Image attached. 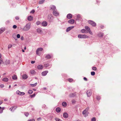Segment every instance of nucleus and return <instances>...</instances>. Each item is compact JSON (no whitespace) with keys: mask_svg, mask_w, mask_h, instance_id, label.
<instances>
[{"mask_svg":"<svg viewBox=\"0 0 121 121\" xmlns=\"http://www.w3.org/2000/svg\"><path fill=\"white\" fill-rule=\"evenodd\" d=\"M30 28V24L28 23L22 29L24 31H27L29 30Z\"/></svg>","mask_w":121,"mask_h":121,"instance_id":"f257e3e1","label":"nucleus"},{"mask_svg":"<svg viewBox=\"0 0 121 121\" xmlns=\"http://www.w3.org/2000/svg\"><path fill=\"white\" fill-rule=\"evenodd\" d=\"M78 37L79 38L84 39L88 38L89 37L85 35L79 34L78 35Z\"/></svg>","mask_w":121,"mask_h":121,"instance_id":"f03ea898","label":"nucleus"},{"mask_svg":"<svg viewBox=\"0 0 121 121\" xmlns=\"http://www.w3.org/2000/svg\"><path fill=\"white\" fill-rule=\"evenodd\" d=\"M53 17L52 15H48V21L51 22L53 20Z\"/></svg>","mask_w":121,"mask_h":121,"instance_id":"7ed1b4c3","label":"nucleus"},{"mask_svg":"<svg viewBox=\"0 0 121 121\" xmlns=\"http://www.w3.org/2000/svg\"><path fill=\"white\" fill-rule=\"evenodd\" d=\"M52 66L51 64L49 62H46L44 63V66L45 67H48Z\"/></svg>","mask_w":121,"mask_h":121,"instance_id":"20e7f679","label":"nucleus"},{"mask_svg":"<svg viewBox=\"0 0 121 121\" xmlns=\"http://www.w3.org/2000/svg\"><path fill=\"white\" fill-rule=\"evenodd\" d=\"M85 28L87 31L91 35H92L93 33L89 27L87 26H86L85 27Z\"/></svg>","mask_w":121,"mask_h":121,"instance_id":"39448f33","label":"nucleus"},{"mask_svg":"<svg viewBox=\"0 0 121 121\" xmlns=\"http://www.w3.org/2000/svg\"><path fill=\"white\" fill-rule=\"evenodd\" d=\"M50 10L54 11L56 9V6L53 5H51L50 6Z\"/></svg>","mask_w":121,"mask_h":121,"instance_id":"423d86ee","label":"nucleus"},{"mask_svg":"<svg viewBox=\"0 0 121 121\" xmlns=\"http://www.w3.org/2000/svg\"><path fill=\"white\" fill-rule=\"evenodd\" d=\"M88 23L91 25L93 26H95L96 25V23L94 22L91 20H89L88 21Z\"/></svg>","mask_w":121,"mask_h":121,"instance_id":"0eeeda50","label":"nucleus"},{"mask_svg":"<svg viewBox=\"0 0 121 121\" xmlns=\"http://www.w3.org/2000/svg\"><path fill=\"white\" fill-rule=\"evenodd\" d=\"M89 108L88 107L85 110H84L82 112V114L83 115L85 114H88L89 113L87 112L89 109Z\"/></svg>","mask_w":121,"mask_h":121,"instance_id":"6e6552de","label":"nucleus"},{"mask_svg":"<svg viewBox=\"0 0 121 121\" xmlns=\"http://www.w3.org/2000/svg\"><path fill=\"white\" fill-rule=\"evenodd\" d=\"M43 50V48H38L36 51V53L38 55H39L40 54L39 53V51H41Z\"/></svg>","mask_w":121,"mask_h":121,"instance_id":"1a4fd4ad","label":"nucleus"},{"mask_svg":"<svg viewBox=\"0 0 121 121\" xmlns=\"http://www.w3.org/2000/svg\"><path fill=\"white\" fill-rule=\"evenodd\" d=\"M17 94L21 95H23L25 94V93L24 92H21L19 90H17L16 92Z\"/></svg>","mask_w":121,"mask_h":121,"instance_id":"9d476101","label":"nucleus"},{"mask_svg":"<svg viewBox=\"0 0 121 121\" xmlns=\"http://www.w3.org/2000/svg\"><path fill=\"white\" fill-rule=\"evenodd\" d=\"M53 14L54 16H58L59 14V13L57 11V9L54 11H53Z\"/></svg>","mask_w":121,"mask_h":121,"instance_id":"9b49d317","label":"nucleus"},{"mask_svg":"<svg viewBox=\"0 0 121 121\" xmlns=\"http://www.w3.org/2000/svg\"><path fill=\"white\" fill-rule=\"evenodd\" d=\"M86 94L88 97H90L91 95L92 91L91 90H88L86 92Z\"/></svg>","mask_w":121,"mask_h":121,"instance_id":"f8f14e48","label":"nucleus"},{"mask_svg":"<svg viewBox=\"0 0 121 121\" xmlns=\"http://www.w3.org/2000/svg\"><path fill=\"white\" fill-rule=\"evenodd\" d=\"M42 26H46L48 25L47 22L45 21H43L41 23Z\"/></svg>","mask_w":121,"mask_h":121,"instance_id":"ddd939ff","label":"nucleus"},{"mask_svg":"<svg viewBox=\"0 0 121 121\" xmlns=\"http://www.w3.org/2000/svg\"><path fill=\"white\" fill-rule=\"evenodd\" d=\"M74 26H70L68 27L66 30V32H68L71 29L74 28Z\"/></svg>","mask_w":121,"mask_h":121,"instance_id":"4468645a","label":"nucleus"},{"mask_svg":"<svg viewBox=\"0 0 121 121\" xmlns=\"http://www.w3.org/2000/svg\"><path fill=\"white\" fill-rule=\"evenodd\" d=\"M48 72V71L47 70H46L42 72L41 74L43 76H45L47 75V73Z\"/></svg>","mask_w":121,"mask_h":121,"instance_id":"2eb2a0df","label":"nucleus"},{"mask_svg":"<svg viewBox=\"0 0 121 121\" xmlns=\"http://www.w3.org/2000/svg\"><path fill=\"white\" fill-rule=\"evenodd\" d=\"M74 21H75L73 19H71L68 21V22L70 24H73L74 23Z\"/></svg>","mask_w":121,"mask_h":121,"instance_id":"dca6fc26","label":"nucleus"},{"mask_svg":"<svg viewBox=\"0 0 121 121\" xmlns=\"http://www.w3.org/2000/svg\"><path fill=\"white\" fill-rule=\"evenodd\" d=\"M37 68L39 69H41L43 68V66L41 65H39L37 67Z\"/></svg>","mask_w":121,"mask_h":121,"instance_id":"f3484780","label":"nucleus"},{"mask_svg":"<svg viewBox=\"0 0 121 121\" xmlns=\"http://www.w3.org/2000/svg\"><path fill=\"white\" fill-rule=\"evenodd\" d=\"M63 116L64 117L66 118H67L68 117V114L66 112H65L63 113Z\"/></svg>","mask_w":121,"mask_h":121,"instance_id":"a211bd4d","label":"nucleus"},{"mask_svg":"<svg viewBox=\"0 0 121 121\" xmlns=\"http://www.w3.org/2000/svg\"><path fill=\"white\" fill-rule=\"evenodd\" d=\"M72 15L70 13L68 14L67 16V17L69 19H70L72 18Z\"/></svg>","mask_w":121,"mask_h":121,"instance_id":"6ab92c4d","label":"nucleus"},{"mask_svg":"<svg viewBox=\"0 0 121 121\" xmlns=\"http://www.w3.org/2000/svg\"><path fill=\"white\" fill-rule=\"evenodd\" d=\"M17 108V107L14 106L10 108L9 109L11 111L13 112L16 108Z\"/></svg>","mask_w":121,"mask_h":121,"instance_id":"aec40b11","label":"nucleus"},{"mask_svg":"<svg viewBox=\"0 0 121 121\" xmlns=\"http://www.w3.org/2000/svg\"><path fill=\"white\" fill-rule=\"evenodd\" d=\"M27 19L29 21H31L33 19V17L31 16H29L27 17Z\"/></svg>","mask_w":121,"mask_h":121,"instance_id":"412c9836","label":"nucleus"},{"mask_svg":"<svg viewBox=\"0 0 121 121\" xmlns=\"http://www.w3.org/2000/svg\"><path fill=\"white\" fill-rule=\"evenodd\" d=\"M103 33L100 32L98 34V35L99 37H102L103 36Z\"/></svg>","mask_w":121,"mask_h":121,"instance_id":"4be33fe9","label":"nucleus"},{"mask_svg":"<svg viewBox=\"0 0 121 121\" xmlns=\"http://www.w3.org/2000/svg\"><path fill=\"white\" fill-rule=\"evenodd\" d=\"M28 78L26 74H24L22 76V78L23 79H25Z\"/></svg>","mask_w":121,"mask_h":121,"instance_id":"5701e85b","label":"nucleus"},{"mask_svg":"<svg viewBox=\"0 0 121 121\" xmlns=\"http://www.w3.org/2000/svg\"><path fill=\"white\" fill-rule=\"evenodd\" d=\"M37 31L38 32L40 33L41 34H42V31L41 29L39 28L37 29Z\"/></svg>","mask_w":121,"mask_h":121,"instance_id":"b1692460","label":"nucleus"},{"mask_svg":"<svg viewBox=\"0 0 121 121\" xmlns=\"http://www.w3.org/2000/svg\"><path fill=\"white\" fill-rule=\"evenodd\" d=\"M8 80V78H4L2 79V81L5 82H7Z\"/></svg>","mask_w":121,"mask_h":121,"instance_id":"393cba45","label":"nucleus"},{"mask_svg":"<svg viewBox=\"0 0 121 121\" xmlns=\"http://www.w3.org/2000/svg\"><path fill=\"white\" fill-rule=\"evenodd\" d=\"M5 30L4 28H1L0 29V34L4 32Z\"/></svg>","mask_w":121,"mask_h":121,"instance_id":"a878e982","label":"nucleus"},{"mask_svg":"<svg viewBox=\"0 0 121 121\" xmlns=\"http://www.w3.org/2000/svg\"><path fill=\"white\" fill-rule=\"evenodd\" d=\"M76 95L75 93H72L70 94L69 95V96L71 97H73L75 96Z\"/></svg>","mask_w":121,"mask_h":121,"instance_id":"bb28decb","label":"nucleus"},{"mask_svg":"<svg viewBox=\"0 0 121 121\" xmlns=\"http://www.w3.org/2000/svg\"><path fill=\"white\" fill-rule=\"evenodd\" d=\"M51 57L52 56L50 55L49 54H48L45 57L46 58L48 59H49L51 58Z\"/></svg>","mask_w":121,"mask_h":121,"instance_id":"cd10ccee","label":"nucleus"},{"mask_svg":"<svg viewBox=\"0 0 121 121\" xmlns=\"http://www.w3.org/2000/svg\"><path fill=\"white\" fill-rule=\"evenodd\" d=\"M61 110V109L59 107H57L56 109V111L57 112H59Z\"/></svg>","mask_w":121,"mask_h":121,"instance_id":"c85d7f7f","label":"nucleus"},{"mask_svg":"<svg viewBox=\"0 0 121 121\" xmlns=\"http://www.w3.org/2000/svg\"><path fill=\"white\" fill-rule=\"evenodd\" d=\"M62 105L63 106L65 107L67 105V103L65 102H63L62 103Z\"/></svg>","mask_w":121,"mask_h":121,"instance_id":"c756f323","label":"nucleus"},{"mask_svg":"<svg viewBox=\"0 0 121 121\" xmlns=\"http://www.w3.org/2000/svg\"><path fill=\"white\" fill-rule=\"evenodd\" d=\"M12 78L14 80H16L17 78V76L16 75H14L12 76Z\"/></svg>","mask_w":121,"mask_h":121,"instance_id":"7c9ffc66","label":"nucleus"},{"mask_svg":"<svg viewBox=\"0 0 121 121\" xmlns=\"http://www.w3.org/2000/svg\"><path fill=\"white\" fill-rule=\"evenodd\" d=\"M5 63L6 65L9 64L10 63L9 60H6L5 62Z\"/></svg>","mask_w":121,"mask_h":121,"instance_id":"2f4dec72","label":"nucleus"},{"mask_svg":"<svg viewBox=\"0 0 121 121\" xmlns=\"http://www.w3.org/2000/svg\"><path fill=\"white\" fill-rule=\"evenodd\" d=\"M54 119L56 121H62L61 119L55 117Z\"/></svg>","mask_w":121,"mask_h":121,"instance_id":"473e14b6","label":"nucleus"},{"mask_svg":"<svg viewBox=\"0 0 121 121\" xmlns=\"http://www.w3.org/2000/svg\"><path fill=\"white\" fill-rule=\"evenodd\" d=\"M81 32L83 33H86V31L85 29H82L81 31Z\"/></svg>","mask_w":121,"mask_h":121,"instance_id":"72a5a7b5","label":"nucleus"},{"mask_svg":"<svg viewBox=\"0 0 121 121\" xmlns=\"http://www.w3.org/2000/svg\"><path fill=\"white\" fill-rule=\"evenodd\" d=\"M30 72L31 74H34L35 73V70H31L30 71Z\"/></svg>","mask_w":121,"mask_h":121,"instance_id":"f704fd0d","label":"nucleus"},{"mask_svg":"<svg viewBox=\"0 0 121 121\" xmlns=\"http://www.w3.org/2000/svg\"><path fill=\"white\" fill-rule=\"evenodd\" d=\"M37 83L36 82L35 84H30V85L31 86L33 87H34L36 86L37 84Z\"/></svg>","mask_w":121,"mask_h":121,"instance_id":"c9c22d12","label":"nucleus"},{"mask_svg":"<svg viewBox=\"0 0 121 121\" xmlns=\"http://www.w3.org/2000/svg\"><path fill=\"white\" fill-rule=\"evenodd\" d=\"M33 92V91L31 90H30L28 91V93L29 94H31Z\"/></svg>","mask_w":121,"mask_h":121,"instance_id":"e433bc0d","label":"nucleus"},{"mask_svg":"<svg viewBox=\"0 0 121 121\" xmlns=\"http://www.w3.org/2000/svg\"><path fill=\"white\" fill-rule=\"evenodd\" d=\"M26 117H28L29 115V113L28 112H25L24 113Z\"/></svg>","mask_w":121,"mask_h":121,"instance_id":"4c0bfd02","label":"nucleus"},{"mask_svg":"<svg viewBox=\"0 0 121 121\" xmlns=\"http://www.w3.org/2000/svg\"><path fill=\"white\" fill-rule=\"evenodd\" d=\"M95 74V72L94 71L91 72V74L92 76H94Z\"/></svg>","mask_w":121,"mask_h":121,"instance_id":"58836bf2","label":"nucleus"},{"mask_svg":"<svg viewBox=\"0 0 121 121\" xmlns=\"http://www.w3.org/2000/svg\"><path fill=\"white\" fill-rule=\"evenodd\" d=\"M4 62L3 60L2 59H0V65L2 64H3Z\"/></svg>","mask_w":121,"mask_h":121,"instance_id":"ea45409f","label":"nucleus"},{"mask_svg":"<svg viewBox=\"0 0 121 121\" xmlns=\"http://www.w3.org/2000/svg\"><path fill=\"white\" fill-rule=\"evenodd\" d=\"M44 0H41L39 2V4H42L44 2Z\"/></svg>","mask_w":121,"mask_h":121,"instance_id":"a19ab883","label":"nucleus"},{"mask_svg":"<svg viewBox=\"0 0 121 121\" xmlns=\"http://www.w3.org/2000/svg\"><path fill=\"white\" fill-rule=\"evenodd\" d=\"M92 69L94 71H96L97 70V68L96 67H92Z\"/></svg>","mask_w":121,"mask_h":121,"instance_id":"79ce46f5","label":"nucleus"},{"mask_svg":"<svg viewBox=\"0 0 121 121\" xmlns=\"http://www.w3.org/2000/svg\"><path fill=\"white\" fill-rule=\"evenodd\" d=\"M12 47V45L11 44H9L8 45V48L9 49L11 48Z\"/></svg>","mask_w":121,"mask_h":121,"instance_id":"37998d69","label":"nucleus"},{"mask_svg":"<svg viewBox=\"0 0 121 121\" xmlns=\"http://www.w3.org/2000/svg\"><path fill=\"white\" fill-rule=\"evenodd\" d=\"M100 99V97L99 96H97L96 97V99L97 100H99Z\"/></svg>","mask_w":121,"mask_h":121,"instance_id":"c03bdc74","label":"nucleus"},{"mask_svg":"<svg viewBox=\"0 0 121 121\" xmlns=\"http://www.w3.org/2000/svg\"><path fill=\"white\" fill-rule=\"evenodd\" d=\"M68 80L69 82H71L73 81V79L72 78H69L68 79Z\"/></svg>","mask_w":121,"mask_h":121,"instance_id":"a18cd8bd","label":"nucleus"},{"mask_svg":"<svg viewBox=\"0 0 121 121\" xmlns=\"http://www.w3.org/2000/svg\"><path fill=\"white\" fill-rule=\"evenodd\" d=\"M35 11V10H34L33 9L30 11V13H34Z\"/></svg>","mask_w":121,"mask_h":121,"instance_id":"49530a36","label":"nucleus"},{"mask_svg":"<svg viewBox=\"0 0 121 121\" xmlns=\"http://www.w3.org/2000/svg\"><path fill=\"white\" fill-rule=\"evenodd\" d=\"M77 17L78 19H79L80 18V15L79 14H78L77 16Z\"/></svg>","mask_w":121,"mask_h":121,"instance_id":"de8ad7c7","label":"nucleus"},{"mask_svg":"<svg viewBox=\"0 0 121 121\" xmlns=\"http://www.w3.org/2000/svg\"><path fill=\"white\" fill-rule=\"evenodd\" d=\"M35 94H34L32 95H31L30 96L31 98H33L35 97Z\"/></svg>","mask_w":121,"mask_h":121,"instance_id":"09e8293b","label":"nucleus"},{"mask_svg":"<svg viewBox=\"0 0 121 121\" xmlns=\"http://www.w3.org/2000/svg\"><path fill=\"white\" fill-rule=\"evenodd\" d=\"M95 117H93L91 119V121H95Z\"/></svg>","mask_w":121,"mask_h":121,"instance_id":"8fccbe9b","label":"nucleus"},{"mask_svg":"<svg viewBox=\"0 0 121 121\" xmlns=\"http://www.w3.org/2000/svg\"><path fill=\"white\" fill-rule=\"evenodd\" d=\"M13 27L14 29H16L17 27V26L16 25H14L13 26Z\"/></svg>","mask_w":121,"mask_h":121,"instance_id":"3c124183","label":"nucleus"},{"mask_svg":"<svg viewBox=\"0 0 121 121\" xmlns=\"http://www.w3.org/2000/svg\"><path fill=\"white\" fill-rule=\"evenodd\" d=\"M20 34H17V37L18 38H20Z\"/></svg>","mask_w":121,"mask_h":121,"instance_id":"603ef678","label":"nucleus"},{"mask_svg":"<svg viewBox=\"0 0 121 121\" xmlns=\"http://www.w3.org/2000/svg\"><path fill=\"white\" fill-rule=\"evenodd\" d=\"M4 87V85L3 84H1L0 85V87L1 88H3Z\"/></svg>","mask_w":121,"mask_h":121,"instance_id":"864d4df0","label":"nucleus"},{"mask_svg":"<svg viewBox=\"0 0 121 121\" xmlns=\"http://www.w3.org/2000/svg\"><path fill=\"white\" fill-rule=\"evenodd\" d=\"M40 23L41 22L39 21H38L36 22V24L37 25L40 24Z\"/></svg>","mask_w":121,"mask_h":121,"instance_id":"5fc2aeb1","label":"nucleus"},{"mask_svg":"<svg viewBox=\"0 0 121 121\" xmlns=\"http://www.w3.org/2000/svg\"><path fill=\"white\" fill-rule=\"evenodd\" d=\"M15 19L17 20H18L19 19V18L18 16H16L15 17Z\"/></svg>","mask_w":121,"mask_h":121,"instance_id":"6e6d98bb","label":"nucleus"},{"mask_svg":"<svg viewBox=\"0 0 121 121\" xmlns=\"http://www.w3.org/2000/svg\"><path fill=\"white\" fill-rule=\"evenodd\" d=\"M3 109H0V113H1L3 112Z\"/></svg>","mask_w":121,"mask_h":121,"instance_id":"4d7b16f0","label":"nucleus"},{"mask_svg":"<svg viewBox=\"0 0 121 121\" xmlns=\"http://www.w3.org/2000/svg\"><path fill=\"white\" fill-rule=\"evenodd\" d=\"M28 121H35V120L34 119H32L29 120Z\"/></svg>","mask_w":121,"mask_h":121,"instance_id":"13d9d810","label":"nucleus"},{"mask_svg":"<svg viewBox=\"0 0 121 121\" xmlns=\"http://www.w3.org/2000/svg\"><path fill=\"white\" fill-rule=\"evenodd\" d=\"M35 61H31V63L32 64H33L35 63Z\"/></svg>","mask_w":121,"mask_h":121,"instance_id":"bf43d9fd","label":"nucleus"},{"mask_svg":"<svg viewBox=\"0 0 121 121\" xmlns=\"http://www.w3.org/2000/svg\"><path fill=\"white\" fill-rule=\"evenodd\" d=\"M24 37L23 36H22L21 37V40H24Z\"/></svg>","mask_w":121,"mask_h":121,"instance_id":"052dcab7","label":"nucleus"},{"mask_svg":"<svg viewBox=\"0 0 121 121\" xmlns=\"http://www.w3.org/2000/svg\"><path fill=\"white\" fill-rule=\"evenodd\" d=\"M83 79L84 80L86 81H87V78H86V77H84L83 78Z\"/></svg>","mask_w":121,"mask_h":121,"instance_id":"680f3d73","label":"nucleus"},{"mask_svg":"<svg viewBox=\"0 0 121 121\" xmlns=\"http://www.w3.org/2000/svg\"><path fill=\"white\" fill-rule=\"evenodd\" d=\"M41 117H39V118H37V120L38 121H39L41 120Z\"/></svg>","mask_w":121,"mask_h":121,"instance_id":"e2e57ef3","label":"nucleus"},{"mask_svg":"<svg viewBox=\"0 0 121 121\" xmlns=\"http://www.w3.org/2000/svg\"><path fill=\"white\" fill-rule=\"evenodd\" d=\"M2 103V101H0V105Z\"/></svg>","mask_w":121,"mask_h":121,"instance_id":"0e129e2a","label":"nucleus"},{"mask_svg":"<svg viewBox=\"0 0 121 121\" xmlns=\"http://www.w3.org/2000/svg\"><path fill=\"white\" fill-rule=\"evenodd\" d=\"M7 100L6 99H4V101H7Z\"/></svg>","mask_w":121,"mask_h":121,"instance_id":"69168bd1","label":"nucleus"},{"mask_svg":"<svg viewBox=\"0 0 121 121\" xmlns=\"http://www.w3.org/2000/svg\"><path fill=\"white\" fill-rule=\"evenodd\" d=\"M22 51L23 52H25L24 50L23 49H22Z\"/></svg>","mask_w":121,"mask_h":121,"instance_id":"338daca9","label":"nucleus"},{"mask_svg":"<svg viewBox=\"0 0 121 121\" xmlns=\"http://www.w3.org/2000/svg\"><path fill=\"white\" fill-rule=\"evenodd\" d=\"M46 87H44L43 88V89L44 90H45L46 89Z\"/></svg>","mask_w":121,"mask_h":121,"instance_id":"774afa93","label":"nucleus"}]
</instances>
